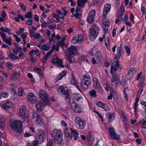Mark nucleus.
Instances as JSON below:
<instances>
[{
    "mask_svg": "<svg viewBox=\"0 0 146 146\" xmlns=\"http://www.w3.org/2000/svg\"><path fill=\"white\" fill-rule=\"evenodd\" d=\"M93 82H94V86L96 88L100 86V84L99 82L98 81L97 78H94L93 79Z\"/></svg>",
    "mask_w": 146,
    "mask_h": 146,
    "instance_id": "nucleus-37",
    "label": "nucleus"
},
{
    "mask_svg": "<svg viewBox=\"0 0 146 146\" xmlns=\"http://www.w3.org/2000/svg\"><path fill=\"white\" fill-rule=\"evenodd\" d=\"M19 5L23 11H26V7L23 3H20Z\"/></svg>",
    "mask_w": 146,
    "mask_h": 146,
    "instance_id": "nucleus-51",
    "label": "nucleus"
},
{
    "mask_svg": "<svg viewBox=\"0 0 146 146\" xmlns=\"http://www.w3.org/2000/svg\"><path fill=\"white\" fill-rule=\"evenodd\" d=\"M24 117L23 119V122L27 123L28 124L30 122L29 118L27 116H26V115Z\"/></svg>",
    "mask_w": 146,
    "mask_h": 146,
    "instance_id": "nucleus-47",
    "label": "nucleus"
},
{
    "mask_svg": "<svg viewBox=\"0 0 146 146\" xmlns=\"http://www.w3.org/2000/svg\"><path fill=\"white\" fill-rule=\"evenodd\" d=\"M58 93L60 94H64L65 95V100L66 102L70 104L72 100V96L68 90H65L64 89L63 86H61L59 87L58 89Z\"/></svg>",
    "mask_w": 146,
    "mask_h": 146,
    "instance_id": "nucleus-2",
    "label": "nucleus"
},
{
    "mask_svg": "<svg viewBox=\"0 0 146 146\" xmlns=\"http://www.w3.org/2000/svg\"><path fill=\"white\" fill-rule=\"evenodd\" d=\"M68 11L63 10V11L62 12L60 9H58L56 10V12L58 14L61 15L63 16H64L67 14Z\"/></svg>",
    "mask_w": 146,
    "mask_h": 146,
    "instance_id": "nucleus-36",
    "label": "nucleus"
},
{
    "mask_svg": "<svg viewBox=\"0 0 146 146\" xmlns=\"http://www.w3.org/2000/svg\"><path fill=\"white\" fill-rule=\"evenodd\" d=\"M51 52H48L46 54V55L41 60V62L45 63L46 60L49 58V55L51 54Z\"/></svg>",
    "mask_w": 146,
    "mask_h": 146,
    "instance_id": "nucleus-29",
    "label": "nucleus"
},
{
    "mask_svg": "<svg viewBox=\"0 0 146 146\" xmlns=\"http://www.w3.org/2000/svg\"><path fill=\"white\" fill-rule=\"evenodd\" d=\"M119 61L116 60V62H114V64L113 66H111V68L110 73L112 72H114L113 71L115 72L117 70V69L118 68L119 66Z\"/></svg>",
    "mask_w": 146,
    "mask_h": 146,
    "instance_id": "nucleus-22",
    "label": "nucleus"
},
{
    "mask_svg": "<svg viewBox=\"0 0 146 146\" xmlns=\"http://www.w3.org/2000/svg\"><path fill=\"white\" fill-rule=\"evenodd\" d=\"M110 73L112 75L111 79V81L112 82H116V84H117L120 83L123 86H125L126 84L127 85V82L126 81H124L123 83L122 82L120 81V76L117 73L112 72Z\"/></svg>",
    "mask_w": 146,
    "mask_h": 146,
    "instance_id": "nucleus-7",
    "label": "nucleus"
},
{
    "mask_svg": "<svg viewBox=\"0 0 146 146\" xmlns=\"http://www.w3.org/2000/svg\"><path fill=\"white\" fill-rule=\"evenodd\" d=\"M52 62L54 65H58L62 68H63L64 67L62 64V61L59 59L57 56H54Z\"/></svg>",
    "mask_w": 146,
    "mask_h": 146,
    "instance_id": "nucleus-13",
    "label": "nucleus"
},
{
    "mask_svg": "<svg viewBox=\"0 0 146 146\" xmlns=\"http://www.w3.org/2000/svg\"><path fill=\"white\" fill-rule=\"evenodd\" d=\"M50 48V46L49 44L45 45L43 46L41 48L42 50L47 51Z\"/></svg>",
    "mask_w": 146,
    "mask_h": 146,
    "instance_id": "nucleus-43",
    "label": "nucleus"
},
{
    "mask_svg": "<svg viewBox=\"0 0 146 146\" xmlns=\"http://www.w3.org/2000/svg\"><path fill=\"white\" fill-rule=\"evenodd\" d=\"M81 10V9L80 8H77L75 10V13L74 14V16L77 18H80L81 16V14L79 13Z\"/></svg>",
    "mask_w": 146,
    "mask_h": 146,
    "instance_id": "nucleus-33",
    "label": "nucleus"
},
{
    "mask_svg": "<svg viewBox=\"0 0 146 146\" xmlns=\"http://www.w3.org/2000/svg\"><path fill=\"white\" fill-rule=\"evenodd\" d=\"M65 53L66 59L70 63H72L73 62L72 59L74 56H75L78 54L77 48L75 46L71 45L66 50Z\"/></svg>",
    "mask_w": 146,
    "mask_h": 146,
    "instance_id": "nucleus-1",
    "label": "nucleus"
},
{
    "mask_svg": "<svg viewBox=\"0 0 146 146\" xmlns=\"http://www.w3.org/2000/svg\"><path fill=\"white\" fill-rule=\"evenodd\" d=\"M18 92L19 95L21 96L23 92V89L22 88H19L18 90Z\"/></svg>",
    "mask_w": 146,
    "mask_h": 146,
    "instance_id": "nucleus-57",
    "label": "nucleus"
},
{
    "mask_svg": "<svg viewBox=\"0 0 146 146\" xmlns=\"http://www.w3.org/2000/svg\"><path fill=\"white\" fill-rule=\"evenodd\" d=\"M61 133L60 131H58L57 129H55L53 130L51 133V135L54 139L55 140L58 139L61 140Z\"/></svg>",
    "mask_w": 146,
    "mask_h": 146,
    "instance_id": "nucleus-9",
    "label": "nucleus"
},
{
    "mask_svg": "<svg viewBox=\"0 0 146 146\" xmlns=\"http://www.w3.org/2000/svg\"><path fill=\"white\" fill-rule=\"evenodd\" d=\"M102 109H104L106 111H109L110 110V108L108 107L105 104H104V106L102 108Z\"/></svg>",
    "mask_w": 146,
    "mask_h": 146,
    "instance_id": "nucleus-61",
    "label": "nucleus"
},
{
    "mask_svg": "<svg viewBox=\"0 0 146 146\" xmlns=\"http://www.w3.org/2000/svg\"><path fill=\"white\" fill-rule=\"evenodd\" d=\"M95 57L96 59H98V61L100 60L102 58V55L101 52L100 51L97 52L95 54Z\"/></svg>",
    "mask_w": 146,
    "mask_h": 146,
    "instance_id": "nucleus-30",
    "label": "nucleus"
},
{
    "mask_svg": "<svg viewBox=\"0 0 146 146\" xmlns=\"http://www.w3.org/2000/svg\"><path fill=\"white\" fill-rule=\"evenodd\" d=\"M11 37H9V39L5 38L3 40L6 43L8 44L10 46L11 45Z\"/></svg>",
    "mask_w": 146,
    "mask_h": 146,
    "instance_id": "nucleus-42",
    "label": "nucleus"
},
{
    "mask_svg": "<svg viewBox=\"0 0 146 146\" xmlns=\"http://www.w3.org/2000/svg\"><path fill=\"white\" fill-rule=\"evenodd\" d=\"M142 73V72H141L138 74L136 78V80L137 81L139 80L140 78L139 85L141 86H143L145 81V76H141H141Z\"/></svg>",
    "mask_w": 146,
    "mask_h": 146,
    "instance_id": "nucleus-17",
    "label": "nucleus"
},
{
    "mask_svg": "<svg viewBox=\"0 0 146 146\" xmlns=\"http://www.w3.org/2000/svg\"><path fill=\"white\" fill-rule=\"evenodd\" d=\"M14 45L15 46V49L13 50V52L14 53L17 54V51H19L20 50H22V48L21 47L19 46L18 43H15L14 44Z\"/></svg>",
    "mask_w": 146,
    "mask_h": 146,
    "instance_id": "nucleus-24",
    "label": "nucleus"
},
{
    "mask_svg": "<svg viewBox=\"0 0 146 146\" xmlns=\"http://www.w3.org/2000/svg\"><path fill=\"white\" fill-rule=\"evenodd\" d=\"M55 49L57 52L59 51V46L57 44L56 45L54 44H53L52 47L51 49L49 50V52H51V54L52 53L53 51Z\"/></svg>",
    "mask_w": 146,
    "mask_h": 146,
    "instance_id": "nucleus-35",
    "label": "nucleus"
},
{
    "mask_svg": "<svg viewBox=\"0 0 146 146\" xmlns=\"http://www.w3.org/2000/svg\"><path fill=\"white\" fill-rule=\"evenodd\" d=\"M78 36L77 35H76L75 36L73 37L72 40V43L75 44L77 43H78Z\"/></svg>",
    "mask_w": 146,
    "mask_h": 146,
    "instance_id": "nucleus-49",
    "label": "nucleus"
},
{
    "mask_svg": "<svg viewBox=\"0 0 146 146\" xmlns=\"http://www.w3.org/2000/svg\"><path fill=\"white\" fill-rule=\"evenodd\" d=\"M82 120L79 117H76L75 119V122L76 124H79L81 121Z\"/></svg>",
    "mask_w": 146,
    "mask_h": 146,
    "instance_id": "nucleus-52",
    "label": "nucleus"
},
{
    "mask_svg": "<svg viewBox=\"0 0 146 146\" xmlns=\"http://www.w3.org/2000/svg\"><path fill=\"white\" fill-rule=\"evenodd\" d=\"M0 30L1 31L7 33L9 35L12 34L11 32V30L10 28H9L7 27H5V28H4L3 27L1 26L0 28Z\"/></svg>",
    "mask_w": 146,
    "mask_h": 146,
    "instance_id": "nucleus-27",
    "label": "nucleus"
},
{
    "mask_svg": "<svg viewBox=\"0 0 146 146\" xmlns=\"http://www.w3.org/2000/svg\"><path fill=\"white\" fill-rule=\"evenodd\" d=\"M78 36V43H82L83 41V36L82 35H77Z\"/></svg>",
    "mask_w": 146,
    "mask_h": 146,
    "instance_id": "nucleus-39",
    "label": "nucleus"
},
{
    "mask_svg": "<svg viewBox=\"0 0 146 146\" xmlns=\"http://www.w3.org/2000/svg\"><path fill=\"white\" fill-rule=\"evenodd\" d=\"M73 100L74 101L80 102L82 100V96L80 94L74 93L73 94Z\"/></svg>",
    "mask_w": 146,
    "mask_h": 146,
    "instance_id": "nucleus-18",
    "label": "nucleus"
},
{
    "mask_svg": "<svg viewBox=\"0 0 146 146\" xmlns=\"http://www.w3.org/2000/svg\"><path fill=\"white\" fill-rule=\"evenodd\" d=\"M52 141V140L51 139H50L47 143V146H53Z\"/></svg>",
    "mask_w": 146,
    "mask_h": 146,
    "instance_id": "nucleus-64",
    "label": "nucleus"
},
{
    "mask_svg": "<svg viewBox=\"0 0 146 146\" xmlns=\"http://www.w3.org/2000/svg\"><path fill=\"white\" fill-rule=\"evenodd\" d=\"M79 124H77L78 126L80 129H84L85 127V123H84L83 120L81 121Z\"/></svg>",
    "mask_w": 146,
    "mask_h": 146,
    "instance_id": "nucleus-46",
    "label": "nucleus"
},
{
    "mask_svg": "<svg viewBox=\"0 0 146 146\" xmlns=\"http://www.w3.org/2000/svg\"><path fill=\"white\" fill-rule=\"evenodd\" d=\"M99 33L98 27L95 24H93L90 29L89 31L90 40L92 41L96 39Z\"/></svg>",
    "mask_w": 146,
    "mask_h": 146,
    "instance_id": "nucleus-5",
    "label": "nucleus"
},
{
    "mask_svg": "<svg viewBox=\"0 0 146 146\" xmlns=\"http://www.w3.org/2000/svg\"><path fill=\"white\" fill-rule=\"evenodd\" d=\"M2 120L0 119V127H2L4 126L5 124L4 123L3 121H5V118L2 117Z\"/></svg>",
    "mask_w": 146,
    "mask_h": 146,
    "instance_id": "nucleus-54",
    "label": "nucleus"
},
{
    "mask_svg": "<svg viewBox=\"0 0 146 146\" xmlns=\"http://www.w3.org/2000/svg\"><path fill=\"white\" fill-rule=\"evenodd\" d=\"M104 104H103L102 102L99 101L98 102L96 103V105L100 107V108H103V106H104Z\"/></svg>",
    "mask_w": 146,
    "mask_h": 146,
    "instance_id": "nucleus-56",
    "label": "nucleus"
},
{
    "mask_svg": "<svg viewBox=\"0 0 146 146\" xmlns=\"http://www.w3.org/2000/svg\"><path fill=\"white\" fill-rule=\"evenodd\" d=\"M139 100V97H136L135 99V102L134 104V111L135 112H136L137 111V103Z\"/></svg>",
    "mask_w": 146,
    "mask_h": 146,
    "instance_id": "nucleus-48",
    "label": "nucleus"
},
{
    "mask_svg": "<svg viewBox=\"0 0 146 146\" xmlns=\"http://www.w3.org/2000/svg\"><path fill=\"white\" fill-rule=\"evenodd\" d=\"M46 137V134L44 131H39L37 135L36 136V138L37 139L36 141H40L41 143L43 142L44 139ZM39 144V143H38Z\"/></svg>",
    "mask_w": 146,
    "mask_h": 146,
    "instance_id": "nucleus-11",
    "label": "nucleus"
},
{
    "mask_svg": "<svg viewBox=\"0 0 146 146\" xmlns=\"http://www.w3.org/2000/svg\"><path fill=\"white\" fill-rule=\"evenodd\" d=\"M95 15L96 11L94 10H92L90 12L87 18V21L88 23L92 24L94 22Z\"/></svg>",
    "mask_w": 146,
    "mask_h": 146,
    "instance_id": "nucleus-10",
    "label": "nucleus"
},
{
    "mask_svg": "<svg viewBox=\"0 0 146 146\" xmlns=\"http://www.w3.org/2000/svg\"><path fill=\"white\" fill-rule=\"evenodd\" d=\"M125 49L126 51L128 54V55L129 56L130 52V48L127 46H125Z\"/></svg>",
    "mask_w": 146,
    "mask_h": 146,
    "instance_id": "nucleus-62",
    "label": "nucleus"
},
{
    "mask_svg": "<svg viewBox=\"0 0 146 146\" xmlns=\"http://www.w3.org/2000/svg\"><path fill=\"white\" fill-rule=\"evenodd\" d=\"M91 83L90 76L88 74H84L81 84V87L83 90H86L88 87V86Z\"/></svg>",
    "mask_w": 146,
    "mask_h": 146,
    "instance_id": "nucleus-6",
    "label": "nucleus"
},
{
    "mask_svg": "<svg viewBox=\"0 0 146 146\" xmlns=\"http://www.w3.org/2000/svg\"><path fill=\"white\" fill-rule=\"evenodd\" d=\"M40 98L42 100L44 101L48 102L47 101L48 96L46 92L43 90H41L39 92Z\"/></svg>",
    "mask_w": 146,
    "mask_h": 146,
    "instance_id": "nucleus-16",
    "label": "nucleus"
},
{
    "mask_svg": "<svg viewBox=\"0 0 146 146\" xmlns=\"http://www.w3.org/2000/svg\"><path fill=\"white\" fill-rule=\"evenodd\" d=\"M36 106L38 112H40L43 108V107L45 105H50V104L49 102H45L42 100L40 102H38L36 103Z\"/></svg>",
    "mask_w": 146,
    "mask_h": 146,
    "instance_id": "nucleus-8",
    "label": "nucleus"
},
{
    "mask_svg": "<svg viewBox=\"0 0 146 146\" xmlns=\"http://www.w3.org/2000/svg\"><path fill=\"white\" fill-rule=\"evenodd\" d=\"M108 130L112 139L118 140L120 139L119 135L115 133L114 129L113 128H110Z\"/></svg>",
    "mask_w": 146,
    "mask_h": 146,
    "instance_id": "nucleus-12",
    "label": "nucleus"
},
{
    "mask_svg": "<svg viewBox=\"0 0 146 146\" xmlns=\"http://www.w3.org/2000/svg\"><path fill=\"white\" fill-rule=\"evenodd\" d=\"M89 94L91 96H92L94 97H96L97 96L96 91L94 89L92 90L89 92Z\"/></svg>",
    "mask_w": 146,
    "mask_h": 146,
    "instance_id": "nucleus-40",
    "label": "nucleus"
},
{
    "mask_svg": "<svg viewBox=\"0 0 146 146\" xmlns=\"http://www.w3.org/2000/svg\"><path fill=\"white\" fill-rule=\"evenodd\" d=\"M102 23H103V24L104 25V27L109 26H110V23L109 22L107 21H104V19L102 20Z\"/></svg>",
    "mask_w": 146,
    "mask_h": 146,
    "instance_id": "nucleus-53",
    "label": "nucleus"
},
{
    "mask_svg": "<svg viewBox=\"0 0 146 146\" xmlns=\"http://www.w3.org/2000/svg\"><path fill=\"white\" fill-rule=\"evenodd\" d=\"M87 0H78L77 3L78 5L80 7H82L85 5Z\"/></svg>",
    "mask_w": 146,
    "mask_h": 146,
    "instance_id": "nucleus-28",
    "label": "nucleus"
},
{
    "mask_svg": "<svg viewBox=\"0 0 146 146\" xmlns=\"http://www.w3.org/2000/svg\"><path fill=\"white\" fill-rule=\"evenodd\" d=\"M49 24L50 23H48V22H44L42 23L41 27L42 28L45 27L47 26L48 25H49Z\"/></svg>",
    "mask_w": 146,
    "mask_h": 146,
    "instance_id": "nucleus-58",
    "label": "nucleus"
},
{
    "mask_svg": "<svg viewBox=\"0 0 146 146\" xmlns=\"http://www.w3.org/2000/svg\"><path fill=\"white\" fill-rule=\"evenodd\" d=\"M38 143L37 141H33V143H28L26 146H38Z\"/></svg>",
    "mask_w": 146,
    "mask_h": 146,
    "instance_id": "nucleus-41",
    "label": "nucleus"
},
{
    "mask_svg": "<svg viewBox=\"0 0 146 146\" xmlns=\"http://www.w3.org/2000/svg\"><path fill=\"white\" fill-rule=\"evenodd\" d=\"M96 90L99 93H102L103 92V90L102 88L100 86L97 88Z\"/></svg>",
    "mask_w": 146,
    "mask_h": 146,
    "instance_id": "nucleus-60",
    "label": "nucleus"
},
{
    "mask_svg": "<svg viewBox=\"0 0 146 146\" xmlns=\"http://www.w3.org/2000/svg\"><path fill=\"white\" fill-rule=\"evenodd\" d=\"M66 72H62L58 76V79L59 80H61L62 78L66 75Z\"/></svg>",
    "mask_w": 146,
    "mask_h": 146,
    "instance_id": "nucleus-44",
    "label": "nucleus"
},
{
    "mask_svg": "<svg viewBox=\"0 0 146 146\" xmlns=\"http://www.w3.org/2000/svg\"><path fill=\"white\" fill-rule=\"evenodd\" d=\"M35 70L37 72L39 75L40 76L43 78V72L42 71L41 69L38 67H36L35 68Z\"/></svg>",
    "mask_w": 146,
    "mask_h": 146,
    "instance_id": "nucleus-32",
    "label": "nucleus"
},
{
    "mask_svg": "<svg viewBox=\"0 0 146 146\" xmlns=\"http://www.w3.org/2000/svg\"><path fill=\"white\" fill-rule=\"evenodd\" d=\"M57 44L59 46H61L62 48L64 46V43L63 41H61L58 42L57 43Z\"/></svg>",
    "mask_w": 146,
    "mask_h": 146,
    "instance_id": "nucleus-55",
    "label": "nucleus"
},
{
    "mask_svg": "<svg viewBox=\"0 0 146 146\" xmlns=\"http://www.w3.org/2000/svg\"><path fill=\"white\" fill-rule=\"evenodd\" d=\"M19 77V76L17 73H15L12 74L11 75V80H17Z\"/></svg>",
    "mask_w": 146,
    "mask_h": 146,
    "instance_id": "nucleus-34",
    "label": "nucleus"
},
{
    "mask_svg": "<svg viewBox=\"0 0 146 146\" xmlns=\"http://www.w3.org/2000/svg\"><path fill=\"white\" fill-rule=\"evenodd\" d=\"M139 124L142 128L146 129V121L143 119L141 120L139 123Z\"/></svg>",
    "mask_w": 146,
    "mask_h": 146,
    "instance_id": "nucleus-31",
    "label": "nucleus"
},
{
    "mask_svg": "<svg viewBox=\"0 0 146 146\" xmlns=\"http://www.w3.org/2000/svg\"><path fill=\"white\" fill-rule=\"evenodd\" d=\"M32 14V12L31 11H30L25 15V17L28 19H31L33 17Z\"/></svg>",
    "mask_w": 146,
    "mask_h": 146,
    "instance_id": "nucleus-45",
    "label": "nucleus"
},
{
    "mask_svg": "<svg viewBox=\"0 0 146 146\" xmlns=\"http://www.w3.org/2000/svg\"><path fill=\"white\" fill-rule=\"evenodd\" d=\"M33 37L35 39H37L40 37V33H38L37 34L33 35Z\"/></svg>",
    "mask_w": 146,
    "mask_h": 146,
    "instance_id": "nucleus-63",
    "label": "nucleus"
},
{
    "mask_svg": "<svg viewBox=\"0 0 146 146\" xmlns=\"http://www.w3.org/2000/svg\"><path fill=\"white\" fill-rule=\"evenodd\" d=\"M71 82L72 84L74 85L78 89L80 90L79 86H78V82L75 80V77H74V75L72 74V79L71 80Z\"/></svg>",
    "mask_w": 146,
    "mask_h": 146,
    "instance_id": "nucleus-25",
    "label": "nucleus"
},
{
    "mask_svg": "<svg viewBox=\"0 0 146 146\" xmlns=\"http://www.w3.org/2000/svg\"><path fill=\"white\" fill-rule=\"evenodd\" d=\"M111 7V5L109 4H106L104 5L103 9V13L102 15L104 19H105L106 18L107 14L110 11Z\"/></svg>",
    "mask_w": 146,
    "mask_h": 146,
    "instance_id": "nucleus-14",
    "label": "nucleus"
},
{
    "mask_svg": "<svg viewBox=\"0 0 146 146\" xmlns=\"http://www.w3.org/2000/svg\"><path fill=\"white\" fill-rule=\"evenodd\" d=\"M26 108L24 106H21L19 108V115L20 116H25L26 115Z\"/></svg>",
    "mask_w": 146,
    "mask_h": 146,
    "instance_id": "nucleus-20",
    "label": "nucleus"
},
{
    "mask_svg": "<svg viewBox=\"0 0 146 146\" xmlns=\"http://www.w3.org/2000/svg\"><path fill=\"white\" fill-rule=\"evenodd\" d=\"M66 137L70 139L76 140L78 137V133L75 130H72V128H67L66 129L64 133Z\"/></svg>",
    "mask_w": 146,
    "mask_h": 146,
    "instance_id": "nucleus-4",
    "label": "nucleus"
},
{
    "mask_svg": "<svg viewBox=\"0 0 146 146\" xmlns=\"http://www.w3.org/2000/svg\"><path fill=\"white\" fill-rule=\"evenodd\" d=\"M10 126L11 129L14 132L20 133L23 131L22 122L19 120L11 121Z\"/></svg>",
    "mask_w": 146,
    "mask_h": 146,
    "instance_id": "nucleus-3",
    "label": "nucleus"
},
{
    "mask_svg": "<svg viewBox=\"0 0 146 146\" xmlns=\"http://www.w3.org/2000/svg\"><path fill=\"white\" fill-rule=\"evenodd\" d=\"M123 54V52L122 51L121 48H120L119 49V51L118 52L117 55L119 59V56H121L122 54Z\"/></svg>",
    "mask_w": 146,
    "mask_h": 146,
    "instance_id": "nucleus-59",
    "label": "nucleus"
},
{
    "mask_svg": "<svg viewBox=\"0 0 146 146\" xmlns=\"http://www.w3.org/2000/svg\"><path fill=\"white\" fill-rule=\"evenodd\" d=\"M71 106L73 110L75 112L80 113L82 110L80 106L74 102L71 104Z\"/></svg>",
    "mask_w": 146,
    "mask_h": 146,
    "instance_id": "nucleus-15",
    "label": "nucleus"
},
{
    "mask_svg": "<svg viewBox=\"0 0 146 146\" xmlns=\"http://www.w3.org/2000/svg\"><path fill=\"white\" fill-rule=\"evenodd\" d=\"M43 121L41 117L39 115L36 118V121L37 123L38 124H39L40 123L42 122Z\"/></svg>",
    "mask_w": 146,
    "mask_h": 146,
    "instance_id": "nucleus-50",
    "label": "nucleus"
},
{
    "mask_svg": "<svg viewBox=\"0 0 146 146\" xmlns=\"http://www.w3.org/2000/svg\"><path fill=\"white\" fill-rule=\"evenodd\" d=\"M9 57L10 59L13 60H14L15 59L19 60V59L17 56H16L15 54L13 53L10 52V55L8 56Z\"/></svg>",
    "mask_w": 146,
    "mask_h": 146,
    "instance_id": "nucleus-38",
    "label": "nucleus"
},
{
    "mask_svg": "<svg viewBox=\"0 0 146 146\" xmlns=\"http://www.w3.org/2000/svg\"><path fill=\"white\" fill-rule=\"evenodd\" d=\"M12 106V104L11 102H7L3 104V107L5 110H8V109Z\"/></svg>",
    "mask_w": 146,
    "mask_h": 146,
    "instance_id": "nucleus-26",
    "label": "nucleus"
},
{
    "mask_svg": "<svg viewBox=\"0 0 146 146\" xmlns=\"http://www.w3.org/2000/svg\"><path fill=\"white\" fill-rule=\"evenodd\" d=\"M28 98L29 102L31 103H36V98L33 94L31 93L28 95Z\"/></svg>",
    "mask_w": 146,
    "mask_h": 146,
    "instance_id": "nucleus-19",
    "label": "nucleus"
},
{
    "mask_svg": "<svg viewBox=\"0 0 146 146\" xmlns=\"http://www.w3.org/2000/svg\"><path fill=\"white\" fill-rule=\"evenodd\" d=\"M87 139L88 143H90V144H91V142L93 141H94V139L93 137L92 131H90L88 134Z\"/></svg>",
    "mask_w": 146,
    "mask_h": 146,
    "instance_id": "nucleus-23",
    "label": "nucleus"
},
{
    "mask_svg": "<svg viewBox=\"0 0 146 146\" xmlns=\"http://www.w3.org/2000/svg\"><path fill=\"white\" fill-rule=\"evenodd\" d=\"M136 71L135 68H131L129 70L128 74L127 75V77L128 79H131L133 76L136 72Z\"/></svg>",
    "mask_w": 146,
    "mask_h": 146,
    "instance_id": "nucleus-21",
    "label": "nucleus"
}]
</instances>
